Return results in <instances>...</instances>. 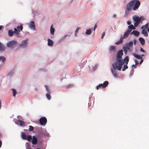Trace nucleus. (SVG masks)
I'll return each instance as SVG.
<instances>
[{"label":"nucleus","mask_w":149,"mask_h":149,"mask_svg":"<svg viewBox=\"0 0 149 149\" xmlns=\"http://www.w3.org/2000/svg\"><path fill=\"white\" fill-rule=\"evenodd\" d=\"M123 55L122 50L118 51L116 57V62L112 64V66L114 69H117L119 70H121L122 66L124 64L123 60L122 58Z\"/></svg>","instance_id":"obj_1"},{"label":"nucleus","mask_w":149,"mask_h":149,"mask_svg":"<svg viewBox=\"0 0 149 149\" xmlns=\"http://www.w3.org/2000/svg\"><path fill=\"white\" fill-rule=\"evenodd\" d=\"M140 3L139 1L133 0L129 2L127 4L125 10V14L128 15L129 11H130L132 7L134 10H136L139 6Z\"/></svg>","instance_id":"obj_2"},{"label":"nucleus","mask_w":149,"mask_h":149,"mask_svg":"<svg viewBox=\"0 0 149 149\" xmlns=\"http://www.w3.org/2000/svg\"><path fill=\"white\" fill-rule=\"evenodd\" d=\"M23 27L22 25L18 26L14 29V31L12 30H10L8 31V35L9 36H12L14 34L16 36L18 37L19 35L20 32L22 31Z\"/></svg>","instance_id":"obj_3"},{"label":"nucleus","mask_w":149,"mask_h":149,"mask_svg":"<svg viewBox=\"0 0 149 149\" xmlns=\"http://www.w3.org/2000/svg\"><path fill=\"white\" fill-rule=\"evenodd\" d=\"M134 20L135 22L134 23L135 27H137L140 23H142V21L144 19V17L141 16L140 17L136 16L134 15L133 17Z\"/></svg>","instance_id":"obj_4"},{"label":"nucleus","mask_w":149,"mask_h":149,"mask_svg":"<svg viewBox=\"0 0 149 149\" xmlns=\"http://www.w3.org/2000/svg\"><path fill=\"white\" fill-rule=\"evenodd\" d=\"M17 42L15 41H9L7 43V46L12 48H14L16 46Z\"/></svg>","instance_id":"obj_5"},{"label":"nucleus","mask_w":149,"mask_h":149,"mask_svg":"<svg viewBox=\"0 0 149 149\" xmlns=\"http://www.w3.org/2000/svg\"><path fill=\"white\" fill-rule=\"evenodd\" d=\"M108 84V82L107 81H106L104 82L103 84H101L97 86L96 87V89L98 90L102 88H104L106 87Z\"/></svg>","instance_id":"obj_6"},{"label":"nucleus","mask_w":149,"mask_h":149,"mask_svg":"<svg viewBox=\"0 0 149 149\" xmlns=\"http://www.w3.org/2000/svg\"><path fill=\"white\" fill-rule=\"evenodd\" d=\"M39 123L42 125H45L47 123V119L45 117H43L39 119Z\"/></svg>","instance_id":"obj_7"},{"label":"nucleus","mask_w":149,"mask_h":149,"mask_svg":"<svg viewBox=\"0 0 149 149\" xmlns=\"http://www.w3.org/2000/svg\"><path fill=\"white\" fill-rule=\"evenodd\" d=\"M17 124H19L20 126H25V123L23 121V120H18L17 121Z\"/></svg>","instance_id":"obj_8"},{"label":"nucleus","mask_w":149,"mask_h":149,"mask_svg":"<svg viewBox=\"0 0 149 149\" xmlns=\"http://www.w3.org/2000/svg\"><path fill=\"white\" fill-rule=\"evenodd\" d=\"M132 54L134 56L139 59H142V57L144 56L143 54H141V56H140L135 53H132Z\"/></svg>","instance_id":"obj_9"},{"label":"nucleus","mask_w":149,"mask_h":149,"mask_svg":"<svg viewBox=\"0 0 149 149\" xmlns=\"http://www.w3.org/2000/svg\"><path fill=\"white\" fill-rule=\"evenodd\" d=\"M29 27L31 29L33 30H35V27L34 25V21H32L30 23Z\"/></svg>","instance_id":"obj_10"},{"label":"nucleus","mask_w":149,"mask_h":149,"mask_svg":"<svg viewBox=\"0 0 149 149\" xmlns=\"http://www.w3.org/2000/svg\"><path fill=\"white\" fill-rule=\"evenodd\" d=\"M32 143L34 145H36L37 143V139L36 136H33L32 137V139L31 140Z\"/></svg>","instance_id":"obj_11"},{"label":"nucleus","mask_w":149,"mask_h":149,"mask_svg":"<svg viewBox=\"0 0 149 149\" xmlns=\"http://www.w3.org/2000/svg\"><path fill=\"white\" fill-rule=\"evenodd\" d=\"M123 49L125 53L126 54L127 52V51L129 50L130 49V47L127 46H126L125 45V46L123 47Z\"/></svg>","instance_id":"obj_12"},{"label":"nucleus","mask_w":149,"mask_h":149,"mask_svg":"<svg viewBox=\"0 0 149 149\" xmlns=\"http://www.w3.org/2000/svg\"><path fill=\"white\" fill-rule=\"evenodd\" d=\"M116 69H114L113 68V69L112 68H111V72L113 74V76L115 77L116 78L118 77V75L117 74V72L115 70Z\"/></svg>","instance_id":"obj_13"},{"label":"nucleus","mask_w":149,"mask_h":149,"mask_svg":"<svg viewBox=\"0 0 149 149\" xmlns=\"http://www.w3.org/2000/svg\"><path fill=\"white\" fill-rule=\"evenodd\" d=\"M130 32V31L129 29H127L125 32L123 37H127L129 33H131Z\"/></svg>","instance_id":"obj_14"},{"label":"nucleus","mask_w":149,"mask_h":149,"mask_svg":"<svg viewBox=\"0 0 149 149\" xmlns=\"http://www.w3.org/2000/svg\"><path fill=\"white\" fill-rule=\"evenodd\" d=\"M139 34V33L138 31L135 30L133 31L132 32L130 33V35L134 34L136 36H138Z\"/></svg>","instance_id":"obj_15"},{"label":"nucleus","mask_w":149,"mask_h":149,"mask_svg":"<svg viewBox=\"0 0 149 149\" xmlns=\"http://www.w3.org/2000/svg\"><path fill=\"white\" fill-rule=\"evenodd\" d=\"M27 43V41L26 40H24L22 41L21 43H20V46L23 47H25Z\"/></svg>","instance_id":"obj_16"},{"label":"nucleus","mask_w":149,"mask_h":149,"mask_svg":"<svg viewBox=\"0 0 149 149\" xmlns=\"http://www.w3.org/2000/svg\"><path fill=\"white\" fill-rule=\"evenodd\" d=\"M47 41L48 45L49 46H52L54 43L53 41L49 39H48Z\"/></svg>","instance_id":"obj_17"},{"label":"nucleus","mask_w":149,"mask_h":149,"mask_svg":"<svg viewBox=\"0 0 149 149\" xmlns=\"http://www.w3.org/2000/svg\"><path fill=\"white\" fill-rule=\"evenodd\" d=\"M129 61V57L128 56H127L124 59L123 62L124 63H125L126 64H127Z\"/></svg>","instance_id":"obj_18"},{"label":"nucleus","mask_w":149,"mask_h":149,"mask_svg":"<svg viewBox=\"0 0 149 149\" xmlns=\"http://www.w3.org/2000/svg\"><path fill=\"white\" fill-rule=\"evenodd\" d=\"M135 29V26H134L133 25L131 24L130 25L128 26V29H129V30L131 32L132 30Z\"/></svg>","instance_id":"obj_19"},{"label":"nucleus","mask_w":149,"mask_h":149,"mask_svg":"<svg viewBox=\"0 0 149 149\" xmlns=\"http://www.w3.org/2000/svg\"><path fill=\"white\" fill-rule=\"evenodd\" d=\"M116 49V47L113 46H111L109 47V50L110 51H113V52H114Z\"/></svg>","instance_id":"obj_20"},{"label":"nucleus","mask_w":149,"mask_h":149,"mask_svg":"<svg viewBox=\"0 0 149 149\" xmlns=\"http://www.w3.org/2000/svg\"><path fill=\"white\" fill-rule=\"evenodd\" d=\"M148 27V23H147L144 26H141V28L142 30H146Z\"/></svg>","instance_id":"obj_21"},{"label":"nucleus","mask_w":149,"mask_h":149,"mask_svg":"<svg viewBox=\"0 0 149 149\" xmlns=\"http://www.w3.org/2000/svg\"><path fill=\"white\" fill-rule=\"evenodd\" d=\"M139 40L140 41V43L142 45L144 44L145 43V40L143 38H139Z\"/></svg>","instance_id":"obj_22"},{"label":"nucleus","mask_w":149,"mask_h":149,"mask_svg":"<svg viewBox=\"0 0 149 149\" xmlns=\"http://www.w3.org/2000/svg\"><path fill=\"white\" fill-rule=\"evenodd\" d=\"M125 38H121L120 40L116 42V45H119L121 44L123 42V39Z\"/></svg>","instance_id":"obj_23"},{"label":"nucleus","mask_w":149,"mask_h":149,"mask_svg":"<svg viewBox=\"0 0 149 149\" xmlns=\"http://www.w3.org/2000/svg\"><path fill=\"white\" fill-rule=\"evenodd\" d=\"M5 49V47L0 42V51H4Z\"/></svg>","instance_id":"obj_24"},{"label":"nucleus","mask_w":149,"mask_h":149,"mask_svg":"<svg viewBox=\"0 0 149 149\" xmlns=\"http://www.w3.org/2000/svg\"><path fill=\"white\" fill-rule=\"evenodd\" d=\"M142 33L146 37L148 36V34L146 30H142Z\"/></svg>","instance_id":"obj_25"},{"label":"nucleus","mask_w":149,"mask_h":149,"mask_svg":"<svg viewBox=\"0 0 149 149\" xmlns=\"http://www.w3.org/2000/svg\"><path fill=\"white\" fill-rule=\"evenodd\" d=\"M126 46H127L130 47L132 46L133 45V41H130V42L129 43H127L125 44Z\"/></svg>","instance_id":"obj_26"},{"label":"nucleus","mask_w":149,"mask_h":149,"mask_svg":"<svg viewBox=\"0 0 149 149\" xmlns=\"http://www.w3.org/2000/svg\"><path fill=\"white\" fill-rule=\"evenodd\" d=\"M53 25H52L50 27V33L52 34H54V29L52 27Z\"/></svg>","instance_id":"obj_27"},{"label":"nucleus","mask_w":149,"mask_h":149,"mask_svg":"<svg viewBox=\"0 0 149 149\" xmlns=\"http://www.w3.org/2000/svg\"><path fill=\"white\" fill-rule=\"evenodd\" d=\"M22 137L23 139L26 140V136L24 132H23L22 134Z\"/></svg>","instance_id":"obj_28"},{"label":"nucleus","mask_w":149,"mask_h":149,"mask_svg":"<svg viewBox=\"0 0 149 149\" xmlns=\"http://www.w3.org/2000/svg\"><path fill=\"white\" fill-rule=\"evenodd\" d=\"M32 139V136H31L29 135L26 137V140H27L28 141L31 142Z\"/></svg>","instance_id":"obj_29"},{"label":"nucleus","mask_w":149,"mask_h":149,"mask_svg":"<svg viewBox=\"0 0 149 149\" xmlns=\"http://www.w3.org/2000/svg\"><path fill=\"white\" fill-rule=\"evenodd\" d=\"M91 29H87L86 32V34L87 35H89L91 33Z\"/></svg>","instance_id":"obj_30"},{"label":"nucleus","mask_w":149,"mask_h":149,"mask_svg":"<svg viewBox=\"0 0 149 149\" xmlns=\"http://www.w3.org/2000/svg\"><path fill=\"white\" fill-rule=\"evenodd\" d=\"M6 58L3 56H0V61H1L2 62H4L6 60Z\"/></svg>","instance_id":"obj_31"},{"label":"nucleus","mask_w":149,"mask_h":149,"mask_svg":"<svg viewBox=\"0 0 149 149\" xmlns=\"http://www.w3.org/2000/svg\"><path fill=\"white\" fill-rule=\"evenodd\" d=\"M50 93H47L46 94V96L47 97L49 100H50V99L51 98V96L49 94Z\"/></svg>","instance_id":"obj_32"},{"label":"nucleus","mask_w":149,"mask_h":149,"mask_svg":"<svg viewBox=\"0 0 149 149\" xmlns=\"http://www.w3.org/2000/svg\"><path fill=\"white\" fill-rule=\"evenodd\" d=\"M127 64H125L123 67V68L122 69L123 71L125 70L126 69H127L128 68V66L127 65Z\"/></svg>","instance_id":"obj_33"},{"label":"nucleus","mask_w":149,"mask_h":149,"mask_svg":"<svg viewBox=\"0 0 149 149\" xmlns=\"http://www.w3.org/2000/svg\"><path fill=\"white\" fill-rule=\"evenodd\" d=\"M12 90L13 92V96H15L16 94V91L15 89L14 88L12 89Z\"/></svg>","instance_id":"obj_34"},{"label":"nucleus","mask_w":149,"mask_h":149,"mask_svg":"<svg viewBox=\"0 0 149 149\" xmlns=\"http://www.w3.org/2000/svg\"><path fill=\"white\" fill-rule=\"evenodd\" d=\"M33 127L31 125H30L29 127V130L30 131H32L33 130Z\"/></svg>","instance_id":"obj_35"},{"label":"nucleus","mask_w":149,"mask_h":149,"mask_svg":"<svg viewBox=\"0 0 149 149\" xmlns=\"http://www.w3.org/2000/svg\"><path fill=\"white\" fill-rule=\"evenodd\" d=\"M45 86L47 90V92H48V93H50V91L48 87L47 86H46V85H45Z\"/></svg>","instance_id":"obj_36"},{"label":"nucleus","mask_w":149,"mask_h":149,"mask_svg":"<svg viewBox=\"0 0 149 149\" xmlns=\"http://www.w3.org/2000/svg\"><path fill=\"white\" fill-rule=\"evenodd\" d=\"M80 29V28L79 27L77 28L76 31H75V36H77V34L78 33V30Z\"/></svg>","instance_id":"obj_37"},{"label":"nucleus","mask_w":149,"mask_h":149,"mask_svg":"<svg viewBox=\"0 0 149 149\" xmlns=\"http://www.w3.org/2000/svg\"><path fill=\"white\" fill-rule=\"evenodd\" d=\"M73 86V84H70L67 86V87L68 88H69L70 87H71Z\"/></svg>","instance_id":"obj_38"},{"label":"nucleus","mask_w":149,"mask_h":149,"mask_svg":"<svg viewBox=\"0 0 149 149\" xmlns=\"http://www.w3.org/2000/svg\"><path fill=\"white\" fill-rule=\"evenodd\" d=\"M140 50L141 52H145V51L143 49V48L141 47L140 48Z\"/></svg>","instance_id":"obj_39"},{"label":"nucleus","mask_w":149,"mask_h":149,"mask_svg":"<svg viewBox=\"0 0 149 149\" xmlns=\"http://www.w3.org/2000/svg\"><path fill=\"white\" fill-rule=\"evenodd\" d=\"M105 35V33L104 32L102 33L101 37H104Z\"/></svg>","instance_id":"obj_40"},{"label":"nucleus","mask_w":149,"mask_h":149,"mask_svg":"<svg viewBox=\"0 0 149 149\" xmlns=\"http://www.w3.org/2000/svg\"><path fill=\"white\" fill-rule=\"evenodd\" d=\"M135 62L136 65H137L138 64H139V62L137 61V60H135Z\"/></svg>","instance_id":"obj_41"},{"label":"nucleus","mask_w":149,"mask_h":149,"mask_svg":"<svg viewBox=\"0 0 149 149\" xmlns=\"http://www.w3.org/2000/svg\"><path fill=\"white\" fill-rule=\"evenodd\" d=\"M127 24L128 25H130L131 24V22L130 21H128L127 22Z\"/></svg>","instance_id":"obj_42"},{"label":"nucleus","mask_w":149,"mask_h":149,"mask_svg":"<svg viewBox=\"0 0 149 149\" xmlns=\"http://www.w3.org/2000/svg\"><path fill=\"white\" fill-rule=\"evenodd\" d=\"M97 25L95 24L94 27V29H93L94 31L95 30V29L97 28Z\"/></svg>","instance_id":"obj_43"},{"label":"nucleus","mask_w":149,"mask_h":149,"mask_svg":"<svg viewBox=\"0 0 149 149\" xmlns=\"http://www.w3.org/2000/svg\"><path fill=\"white\" fill-rule=\"evenodd\" d=\"M141 61H140V64H141V63L143 62V60L142 59H141Z\"/></svg>","instance_id":"obj_44"},{"label":"nucleus","mask_w":149,"mask_h":149,"mask_svg":"<svg viewBox=\"0 0 149 149\" xmlns=\"http://www.w3.org/2000/svg\"><path fill=\"white\" fill-rule=\"evenodd\" d=\"M136 40H134V45L136 44Z\"/></svg>","instance_id":"obj_45"},{"label":"nucleus","mask_w":149,"mask_h":149,"mask_svg":"<svg viewBox=\"0 0 149 149\" xmlns=\"http://www.w3.org/2000/svg\"><path fill=\"white\" fill-rule=\"evenodd\" d=\"M2 145V142L1 141H0V148L1 147Z\"/></svg>","instance_id":"obj_46"},{"label":"nucleus","mask_w":149,"mask_h":149,"mask_svg":"<svg viewBox=\"0 0 149 149\" xmlns=\"http://www.w3.org/2000/svg\"><path fill=\"white\" fill-rule=\"evenodd\" d=\"M3 27L2 26H0V30H1Z\"/></svg>","instance_id":"obj_47"},{"label":"nucleus","mask_w":149,"mask_h":149,"mask_svg":"<svg viewBox=\"0 0 149 149\" xmlns=\"http://www.w3.org/2000/svg\"><path fill=\"white\" fill-rule=\"evenodd\" d=\"M132 66L135 68L136 67V65H132Z\"/></svg>","instance_id":"obj_48"},{"label":"nucleus","mask_w":149,"mask_h":149,"mask_svg":"<svg viewBox=\"0 0 149 149\" xmlns=\"http://www.w3.org/2000/svg\"><path fill=\"white\" fill-rule=\"evenodd\" d=\"M116 17V15H113V17L114 18H115Z\"/></svg>","instance_id":"obj_49"},{"label":"nucleus","mask_w":149,"mask_h":149,"mask_svg":"<svg viewBox=\"0 0 149 149\" xmlns=\"http://www.w3.org/2000/svg\"><path fill=\"white\" fill-rule=\"evenodd\" d=\"M147 31L149 32V27L148 28Z\"/></svg>","instance_id":"obj_50"},{"label":"nucleus","mask_w":149,"mask_h":149,"mask_svg":"<svg viewBox=\"0 0 149 149\" xmlns=\"http://www.w3.org/2000/svg\"><path fill=\"white\" fill-rule=\"evenodd\" d=\"M1 101H0V108H1Z\"/></svg>","instance_id":"obj_51"},{"label":"nucleus","mask_w":149,"mask_h":149,"mask_svg":"<svg viewBox=\"0 0 149 149\" xmlns=\"http://www.w3.org/2000/svg\"><path fill=\"white\" fill-rule=\"evenodd\" d=\"M66 36H65L64 37H66Z\"/></svg>","instance_id":"obj_52"}]
</instances>
